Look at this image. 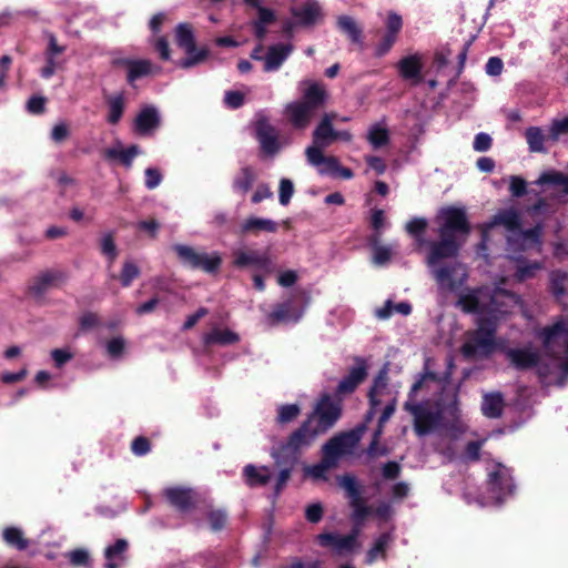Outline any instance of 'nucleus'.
<instances>
[{
  "label": "nucleus",
  "mask_w": 568,
  "mask_h": 568,
  "mask_svg": "<svg viewBox=\"0 0 568 568\" xmlns=\"http://www.w3.org/2000/svg\"><path fill=\"white\" fill-rule=\"evenodd\" d=\"M457 305L466 313L477 315V329L462 346L467 358L488 356L495 348V332L498 322L516 307H521L519 295L504 288L481 287L462 294Z\"/></svg>",
  "instance_id": "nucleus-1"
},
{
  "label": "nucleus",
  "mask_w": 568,
  "mask_h": 568,
  "mask_svg": "<svg viewBox=\"0 0 568 568\" xmlns=\"http://www.w3.org/2000/svg\"><path fill=\"white\" fill-rule=\"evenodd\" d=\"M437 222L440 241L430 244L427 265L442 293L457 292L468 277L465 265L454 262L439 266V263L442 260L455 257L460 245L458 240L465 239L469 233L465 210L454 206L443 207L438 212Z\"/></svg>",
  "instance_id": "nucleus-2"
},
{
  "label": "nucleus",
  "mask_w": 568,
  "mask_h": 568,
  "mask_svg": "<svg viewBox=\"0 0 568 568\" xmlns=\"http://www.w3.org/2000/svg\"><path fill=\"white\" fill-rule=\"evenodd\" d=\"M428 379H435V375L433 373L420 375L413 384L404 404L405 410L414 417V428L419 436L430 433L443 422L457 419L459 414L458 389L443 392L435 405L429 399L417 402L418 393L426 388Z\"/></svg>",
  "instance_id": "nucleus-3"
},
{
  "label": "nucleus",
  "mask_w": 568,
  "mask_h": 568,
  "mask_svg": "<svg viewBox=\"0 0 568 568\" xmlns=\"http://www.w3.org/2000/svg\"><path fill=\"white\" fill-rule=\"evenodd\" d=\"M496 226H504L508 232L507 245L509 251H527L536 248L541 251L542 226L536 225L529 230L520 229L519 214L515 210H504L498 212L490 222L483 227L481 246L485 248L489 241V233Z\"/></svg>",
  "instance_id": "nucleus-4"
},
{
  "label": "nucleus",
  "mask_w": 568,
  "mask_h": 568,
  "mask_svg": "<svg viewBox=\"0 0 568 568\" xmlns=\"http://www.w3.org/2000/svg\"><path fill=\"white\" fill-rule=\"evenodd\" d=\"M301 99L284 105L283 114L288 123L296 130H305L312 123L316 110L328 100L325 85L318 81L304 79L297 84Z\"/></svg>",
  "instance_id": "nucleus-5"
},
{
  "label": "nucleus",
  "mask_w": 568,
  "mask_h": 568,
  "mask_svg": "<svg viewBox=\"0 0 568 568\" xmlns=\"http://www.w3.org/2000/svg\"><path fill=\"white\" fill-rule=\"evenodd\" d=\"M387 396L386 405L382 412V415L378 419V427L374 433V438L371 443V445L367 448V454L371 456L376 455H385L386 450L377 452V444L379 440V437L383 433V427L386 422L393 416L395 409L397 399L395 396L392 395L389 388H388V368L383 367L377 376L374 378L373 385L369 389L368 397H369V404L371 408L367 413L366 419L371 420L374 415L376 414V410L381 406V404L384 402V397Z\"/></svg>",
  "instance_id": "nucleus-6"
},
{
  "label": "nucleus",
  "mask_w": 568,
  "mask_h": 568,
  "mask_svg": "<svg viewBox=\"0 0 568 568\" xmlns=\"http://www.w3.org/2000/svg\"><path fill=\"white\" fill-rule=\"evenodd\" d=\"M320 434L321 433L313 425V419H306L302 426L290 436L286 444L273 450L272 456L276 464L282 465L283 462L281 458L284 457L286 459L284 464L287 465V467L281 469L277 476L275 486L276 495L280 494L281 489L288 480L292 468L296 462L297 453L308 447Z\"/></svg>",
  "instance_id": "nucleus-7"
},
{
  "label": "nucleus",
  "mask_w": 568,
  "mask_h": 568,
  "mask_svg": "<svg viewBox=\"0 0 568 568\" xmlns=\"http://www.w3.org/2000/svg\"><path fill=\"white\" fill-rule=\"evenodd\" d=\"M359 442V436L355 433L341 434L331 438L323 446V458L320 463L305 466L304 476L315 481L326 480L329 469L336 466L339 458L352 455Z\"/></svg>",
  "instance_id": "nucleus-8"
},
{
  "label": "nucleus",
  "mask_w": 568,
  "mask_h": 568,
  "mask_svg": "<svg viewBox=\"0 0 568 568\" xmlns=\"http://www.w3.org/2000/svg\"><path fill=\"white\" fill-rule=\"evenodd\" d=\"M175 38L178 45L186 53V58L176 63L178 67L189 69L203 62L207 58L209 51L206 49H195L194 34L189 24L180 23L176 27Z\"/></svg>",
  "instance_id": "nucleus-9"
},
{
  "label": "nucleus",
  "mask_w": 568,
  "mask_h": 568,
  "mask_svg": "<svg viewBox=\"0 0 568 568\" xmlns=\"http://www.w3.org/2000/svg\"><path fill=\"white\" fill-rule=\"evenodd\" d=\"M342 406L339 400L323 395L307 419H313L314 427L322 434L328 430L339 418Z\"/></svg>",
  "instance_id": "nucleus-10"
},
{
  "label": "nucleus",
  "mask_w": 568,
  "mask_h": 568,
  "mask_svg": "<svg viewBox=\"0 0 568 568\" xmlns=\"http://www.w3.org/2000/svg\"><path fill=\"white\" fill-rule=\"evenodd\" d=\"M233 265L237 268H253L263 274L273 272V263L266 250L236 248L233 251Z\"/></svg>",
  "instance_id": "nucleus-11"
},
{
  "label": "nucleus",
  "mask_w": 568,
  "mask_h": 568,
  "mask_svg": "<svg viewBox=\"0 0 568 568\" xmlns=\"http://www.w3.org/2000/svg\"><path fill=\"white\" fill-rule=\"evenodd\" d=\"M515 485L509 468L501 464H496L488 471V489L491 504L499 505L504 499L511 495Z\"/></svg>",
  "instance_id": "nucleus-12"
},
{
  "label": "nucleus",
  "mask_w": 568,
  "mask_h": 568,
  "mask_svg": "<svg viewBox=\"0 0 568 568\" xmlns=\"http://www.w3.org/2000/svg\"><path fill=\"white\" fill-rule=\"evenodd\" d=\"M547 351H552L556 346L565 348V356L561 361V371L568 374V327L564 321H558L554 325L545 327L537 332Z\"/></svg>",
  "instance_id": "nucleus-13"
},
{
  "label": "nucleus",
  "mask_w": 568,
  "mask_h": 568,
  "mask_svg": "<svg viewBox=\"0 0 568 568\" xmlns=\"http://www.w3.org/2000/svg\"><path fill=\"white\" fill-rule=\"evenodd\" d=\"M255 134L262 152L274 156L284 145L278 139L277 130L270 123L268 118L258 112L255 120Z\"/></svg>",
  "instance_id": "nucleus-14"
},
{
  "label": "nucleus",
  "mask_w": 568,
  "mask_h": 568,
  "mask_svg": "<svg viewBox=\"0 0 568 568\" xmlns=\"http://www.w3.org/2000/svg\"><path fill=\"white\" fill-rule=\"evenodd\" d=\"M359 528L355 527L349 535L341 536L334 532H325L317 536L321 546L331 547L338 556L353 554L359 549Z\"/></svg>",
  "instance_id": "nucleus-15"
},
{
  "label": "nucleus",
  "mask_w": 568,
  "mask_h": 568,
  "mask_svg": "<svg viewBox=\"0 0 568 568\" xmlns=\"http://www.w3.org/2000/svg\"><path fill=\"white\" fill-rule=\"evenodd\" d=\"M307 162L314 166L321 175H336L338 160L334 156H325L316 146H307L305 150Z\"/></svg>",
  "instance_id": "nucleus-16"
},
{
  "label": "nucleus",
  "mask_w": 568,
  "mask_h": 568,
  "mask_svg": "<svg viewBox=\"0 0 568 568\" xmlns=\"http://www.w3.org/2000/svg\"><path fill=\"white\" fill-rule=\"evenodd\" d=\"M367 376V365L364 358L356 357L355 365L349 373L339 382L336 392L339 395L353 393Z\"/></svg>",
  "instance_id": "nucleus-17"
},
{
  "label": "nucleus",
  "mask_w": 568,
  "mask_h": 568,
  "mask_svg": "<svg viewBox=\"0 0 568 568\" xmlns=\"http://www.w3.org/2000/svg\"><path fill=\"white\" fill-rule=\"evenodd\" d=\"M291 13L298 26H312L322 17V9L317 1L306 0L301 6L293 7Z\"/></svg>",
  "instance_id": "nucleus-18"
},
{
  "label": "nucleus",
  "mask_w": 568,
  "mask_h": 568,
  "mask_svg": "<svg viewBox=\"0 0 568 568\" xmlns=\"http://www.w3.org/2000/svg\"><path fill=\"white\" fill-rule=\"evenodd\" d=\"M506 356L518 369L535 367L539 362V353L532 347L508 348Z\"/></svg>",
  "instance_id": "nucleus-19"
},
{
  "label": "nucleus",
  "mask_w": 568,
  "mask_h": 568,
  "mask_svg": "<svg viewBox=\"0 0 568 568\" xmlns=\"http://www.w3.org/2000/svg\"><path fill=\"white\" fill-rule=\"evenodd\" d=\"M334 113H326L313 132V145L320 150L328 146L335 141V130L333 128Z\"/></svg>",
  "instance_id": "nucleus-20"
},
{
  "label": "nucleus",
  "mask_w": 568,
  "mask_h": 568,
  "mask_svg": "<svg viewBox=\"0 0 568 568\" xmlns=\"http://www.w3.org/2000/svg\"><path fill=\"white\" fill-rule=\"evenodd\" d=\"M160 124V114L154 106H146L135 118L134 128L139 134L149 135Z\"/></svg>",
  "instance_id": "nucleus-21"
},
{
  "label": "nucleus",
  "mask_w": 568,
  "mask_h": 568,
  "mask_svg": "<svg viewBox=\"0 0 568 568\" xmlns=\"http://www.w3.org/2000/svg\"><path fill=\"white\" fill-rule=\"evenodd\" d=\"M292 51L293 45L290 43H278L270 47L264 58V70L267 72L277 70Z\"/></svg>",
  "instance_id": "nucleus-22"
},
{
  "label": "nucleus",
  "mask_w": 568,
  "mask_h": 568,
  "mask_svg": "<svg viewBox=\"0 0 568 568\" xmlns=\"http://www.w3.org/2000/svg\"><path fill=\"white\" fill-rule=\"evenodd\" d=\"M393 540L394 538L390 532L381 534L377 538H375L372 547L366 552L365 564L372 565L378 559L385 560L386 552L393 544Z\"/></svg>",
  "instance_id": "nucleus-23"
},
{
  "label": "nucleus",
  "mask_w": 568,
  "mask_h": 568,
  "mask_svg": "<svg viewBox=\"0 0 568 568\" xmlns=\"http://www.w3.org/2000/svg\"><path fill=\"white\" fill-rule=\"evenodd\" d=\"M128 542L118 539L113 545L105 548V568H120L125 561Z\"/></svg>",
  "instance_id": "nucleus-24"
},
{
  "label": "nucleus",
  "mask_w": 568,
  "mask_h": 568,
  "mask_svg": "<svg viewBox=\"0 0 568 568\" xmlns=\"http://www.w3.org/2000/svg\"><path fill=\"white\" fill-rule=\"evenodd\" d=\"M422 57L418 53L403 58L398 62V71L406 80L419 81L422 71Z\"/></svg>",
  "instance_id": "nucleus-25"
},
{
  "label": "nucleus",
  "mask_w": 568,
  "mask_h": 568,
  "mask_svg": "<svg viewBox=\"0 0 568 568\" xmlns=\"http://www.w3.org/2000/svg\"><path fill=\"white\" fill-rule=\"evenodd\" d=\"M535 183L540 186L550 185L557 187L561 193L568 195V175L560 171H545L539 175Z\"/></svg>",
  "instance_id": "nucleus-26"
},
{
  "label": "nucleus",
  "mask_w": 568,
  "mask_h": 568,
  "mask_svg": "<svg viewBox=\"0 0 568 568\" xmlns=\"http://www.w3.org/2000/svg\"><path fill=\"white\" fill-rule=\"evenodd\" d=\"M504 409V396L499 392L486 393L483 397L481 412L488 418H498Z\"/></svg>",
  "instance_id": "nucleus-27"
},
{
  "label": "nucleus",
  "mask_w": 568,
  "mask_h": 568,
  "mask_svg": "<svg viewBox=\"0 0 568 568\" xmlns=\"http://www.w3.org/2000/svg\"><path fill=\"white\" fill-rule=\"evenodd\" d=\"M165 496L171 505L182 511L190 509L194 501L192 490L185 488H168Z\"/></svg>",
  "instance_id": "nucleus-28"
},
{
  "label": "nucleus",
  "mask_w": 568,
  "mask_h": 568,
  "mask_svg": "<svg viewBox=\"0 0 568 568\" xmlns=\"http://www.w3.org/2000/svg\"><path fill=\"white\" fill-rule=\"evenodd\" d=\"M517 266L515 277L518 282H524L529 278H534L538 272L545 268V265L540 261H528L526 258H517Z\"/></svg>",
  "instance_id": "nucleus-29"
},
{
  "label": "nucleus",
  "mask_w": 568,
  "mask_h": 568,
  "mask_svg": "<svg viewBox=\"0 0 568 568\" xmlns=\"http://www.w3.org/2000/svg\"><path fill=\"white\" fill-rule=\"evenodd\" d=\"M302 317V312H295L292 302L287 301L280 304L267 317L271 324L280 322H297Z\"/></svg>",
  "instance_id": "nucleus-30"
},
{
  "label": "nucleus",
  "mask_w": 568,
  "mask_h": 568,
  "mask_svg": "<svg viewBox=\"0 0 568 568\" xmlns=\"http://www.w3.org/2000/svg\"><path fill=\"white\" fill-rule=\"evenodd\" d=\"M244 477L250 486L265 485L272 477V470L268 467H255L254 465H246L244 467Z\"/></svg>",
  "instance_id": "nucleus-31"
},
{
  "label": "nucleus",
  "mask_w": 568,
  "mask_h": 568,
  "mask_svg": "<svg viewBox=\"0 0 568 568\" xmlns=\"http://www.w3.org/2000/svg\"><path fill=\"white\" fill-rule=\"evenodd\" d=\"M550 291L556 300L564 304L568 291V274L561 271H552L549 275Z\"/></svg>",
  "instance_id": "nucleus-32"
},
{
  "label": "nucleus",
  "mask_w": 568,
  "mask_h": 568,
  "mask_svg": "<svg viewBox=\"0 0 568 568\" xmlns=\"http://www.w3.org/2000/svg\"><path fill=\"white\" fill-rule=\"evenodd\" d=\"M205 345L219 344V345H229L239 341V336L236 333L227 329V328H213L210 333H207L203 337Z\"/></svg>",
  "instance_id": "nucleus-33"
},
{
  "label": "nucleus",
  "mask_w": 568,
  "mask_h": 568,
  "mask_svg": "<svg viewBox=\"0 0 568 568\" xmlns=\"http://www.w3.org/2000/svg\"><path fill=\"white\" fill-rule=\"evenodd\" d=\"M337 26L342 32H344L352 42L362 44V28L356 21L349 16H341L337 19Z\"/></svg>",
  "instance_id": "nucleus-34"
},
{
  "label": "nucleus",
  "mask_w": 568,
  "mask_h": 568,
  "mask_svg": "<svg viewBox=\"0 0 568 568\" xmlns=\"http://www.w3.org/2000/svg\"><path fill=\"white\" fill-rule=\"evenodd\" d=\"M2 538L8 546L18 550H26L30 545V541L24 538L23 531L14 526L4 528Z\"/></svg>",
  "instance_id": "nucleus-35"
},
{
  "label": "nucleus",
  "mask_w": 568,
  "mask_h": 568,
  "mask_svg": "<svg viewBox=\"0 0 568 568\" xmlns=\"http://www.w3.org/2000/svg\"><path fill=\"white\" fill-rule=\"evenodd\" d=\"M388 140L389 133L384 123H375L368 129L367 141L374 149L386 145Z\"/></svg>",
  "instance_id": "nucleus-36"
},
{
  "label": "nucleus",
  "mask_w": 568,
  "mask_h": 568,
  "mask_svg": "<svg viewBox=\"0 0 568 568\" xmlns=\"http://www.w3.org/2000/svg\"><path fill=\"white\" fill-rule=\"evenodd\" d=\"M126 65L129 69L128 80L130 83L153 72V65L149 60H128Z\"/></svg>",
  "instance_id": "nucleus-37"
},
{
  "label": "nucleus",
  "mask_w": 568,
  "mask_h": 568,
  "mask_svg": "<svg viewBox=\"0 0 568 568\" xmlns=\"http://www.w3.org/2000/svg\"><path fill=\"white\" fill-rule=\"evenodd\" d=\"M277 229L276 223L270 219H263L257 216H251L246 219L242 224V232L247 233L252 231H266L275 232Z\"/></svg>",
  "instance_id": "nucleus-38"
},
{
  "label": "nucleus",
  "mask_w": 568,
  "mask_h": 568,
  "mask_svg": "<svg viewBox=\"0 0 568 568\" xmlns=\"http://www.w3.org/2000/svg\"><path fill=\"white\" fill-rule=\"evenodd\" d=\"M174 250L183 264L192 268L199 267L203 252H197L191 246L181 244L175 245Z\"/></svg>",
  "instance_id": "nucleus-39"
},
{
  "label": "nucleus",
  "mask_w": 568,
  "mask_h": 568,
  "mask_svg": "<svg viewBox=\"0 0 568 568\" xmlns=\"http://www.w3.org/2000/svg\"><path fill=\"white\" fill-rule=\"evenodd\" d=\"M257 10V20L254 22L255 36L258 39H263L266 33V26L274 21L275 16L271 9L258 7Z\"/></svg>",
  "instance_id": "nucleus-40"
},
{
  "label": "nucleus",
  "mask_w": 568,
  "mask_h": 568,
  "mask_svg": "<svg viewBox=\"0 0 568 568\" xmlns=\"http://www.w3.org/2000/svg\"><path fill=\"white\" fill-rule=\"evenodd\" d=\"M125 101L123 94H116L109 99V115L108 122L116 124L123 114Z\"/></svg>",
  "instance_id": "nucleus-41"
},
{
  "label": "nucleus",
  "mask_w": 568,
  "mask_h": 568,
  "mask_svg": "<svg viewBox=\"0 0 568 568\" xmlns=\"http://www.w3.org/2000/svg\"><path fill=\"white\" fill-rule=\"evenodd\" d=\"M526 140L529 145V150L532 152H544L545 151V135L540 128L530 126L526 130Z\"/></svg>",
  "instance_id": "nucleus-42"
},
{
  "label": "nucleus",
  "mask_w": 568,
  "mask_h": 568,
  "mask_svg": "<svg viewBox=\"0 0 568 568\" xmlns=\"http://www.w3.org/2000/svg\"><path fill=\"white\" fill-rule=\"evenodd\" d=\"M377 241L378 239L373 241V263L383 266L390 261L394 247L392 245H378Z\"/></svg>",
  "instance_id": "nucleus-43"
},
{
  "label": "nucleus",
  "mask_w": 568,
  "mask_h": 568,
  "mask_svg": "<svg viewBox=\"0 0 568 568\" xmlns=\"http://www.w3.org/2000/svg\"><path fill=\"white\" fill-rule=\"evenodd\" d=\"M222 264L221 254L216 251L206 253L203 252L200 265L197 268L206 272V273H215L220 268Z\"/></svg>",
  "instance_id": "nucleus-44"
},
{
  "label": "nucleus",
  "mask_w": 568,
  "mask_h": 568,
  "mask_svg": "<svg viewBox=\"0 0 568 568\" xmlns=\"http://www.w3.org/2000/svg\"><path fill=\"white\" fill-rule=\"evenodd\" d=\"M427 220L423 217H414L407 222L405 230L406 232L416 239L418 244L424 243L423 233L426 230Z\"/></svg>",
  "instance_id": "nucleus-45"
},
{
  "label": "nucleus",
  "mask_w": 568,
  "mask_h": 568,
  "mask_svg": "<svg viewBox=\"0 0 568 568\" xmlns=\"http://www.w3.org/2000/svg\"><path fill=\"white\" fill-rule=\"evenodd\" d=\"M254 179L255 175L253 170L250 168H243L240 175L234 181V190L241 193H246L251 189Z\"/></svg>",
  "instance_id": "nucleus-46"
},
{
  "label": "nucleus",
  "mask_w": 568,
  "mask_h": 568,
  "mask_svg": "<svg viewBox=\"0 0 568 568\" xmlns=\"http://www.w3.org/2000/svg\"><path fill=\"white\" fill-rule=\"evenodd\" d=\"M338 485L346 491L349 501L359 498V489L356 478L352 475H344L338 478Z\"/></svg>",
  "instance_id": "nucleus-47"
},
{
  "label": "nucleus",
  "mask_w": 568,
  "mask_h": 568,
  "mask_svg": "<svg viewBox=\"0 0 568 568\" xmlns=\"http://www.w3.org/2000/svg\"><path fill=\"white\" fill-rule=\"evenodd\" d=\"M105 349L109 357H111L112 359H119L122 357L124 353L125 341L120 336L114 337L105 344Z\"/></svg>",
  "instance_id": "nucleus-48"
},
{
  "label": "nucleus",
  "mask_w": 568,
  "mask_h": 568,
  "mask_svg": "<svg viewBox=\"0 0 568 568\" xmlns=\"http://www.w3.org/2000/svg\"><path fill=\"white\" fill-rule=\"evenodd\" d=\"M140 275V268L133 262H125L121 272V284L124 287L131 285L133 280Z\"/></svg>",
  "instance_id": "nucleus-49"
},
{
  "label": "nucleus",
  "mask_w": 568,
  "mask_h": 568,
  "mask_svg": "<svg viewBox=\"0 0 568 568\" xmlns=\"http://www.w3.org/2000/svg\"><path fill=\"white\" fill-rule=\"evenodd\" d=\"M301 413L297 404H287L278 407L277 420L280 423H288L295 419Z\"/></svg>",
  "instance_id": "nucleus-50"
},
{
  "label": "nucleus",
  "mask_w": 568,
  "mask_h": 568,
  "mask_svg": "<svg viewBox=\"0 0 568 568\" xmlns=\"http://www.w3.org/2000/svg\"><path fill=\"white\" fill-rule=\"evenodd\" d=\"M351 507L353 508L352 518L357 524L361 525L362 521L371 515V508L366 506L361 498H357L356 501H349Z\"/></svg>",
  "instance_id": "nucleus-51"
},
{
  "label": "nucleus",
  "mask_w": 568,
  "mask_h": 568,
  "mask_svg": "<svg viewBox=\"0 0 568 568\" xmlns=\"http://www.w3.org/2000/svg\"><path fill=\"white\" fill-rule=\"evenodd\" d=\"M568 133V116L555 119L549 126V139L557 141L562 134Z\"/></svg>",
  "instance_id": "nucleus-52"
},
{
  "label": "nucleus",
  "mask_w": 568,
  "mask_h": 568,
  "mask_svg": "<svg viewBox=\"0 0 568 568\" xmlns=\"http://www.w3.org/2000/svg\"><path fill=\"white\" fill-rule=\"evenodd\" d=\"M294 185L288 179L280 181L278 200L282 205H287L293 196Z\"/></svg>",
  "instance_id": "nucleus-53"
},
{
  "label": "nucleus",
  "mask_w": 568,
  "mask_h": 568,
  "mask_svg": "<svg viewBox=\"0 0 568 568\" xmlns=\"http://www.w3.org/2000/svg\"><path fill=\"white\" fill-rule=\"evenodd\" d=\"M402 28H403L402 17L394 11L389 12L387 16V20H386V30H387L386 33L397 37V34L399 33Z\"/></svg>",
  "instance_id": "nucleus-54"
},
{
  "label": "nucleus",
  "mask_w": 568,
  "mask_h": 568,
  "mask_svg": "<svg viewBox=\"0 0 568 568\" xmlns=\"http://www.w3.org/2000/svg\"><path fill=\"white\" fill-rule=\"evenodd\" d=\"M101 251L113 263L116 257V246L111 234H104L101 239Z\"/></svg>",
  "instance_id": "nucleus-55"
},
{
  "label": "nucleus",
  "mask_w": 568,
  "mask_h": 568,
  "mask_svg": "<svg viewBox=\"0 0 568 568\" xmlns=\"http://www.w3.org/2000/svg\"><path fill=\"white\" fill-rule=\"evenodd\" d=\"M67 557L73 566H87L90 562L89 551L82 548L69 551Z\"/></svg>",
  "instance_id": "nucleus-56"
},
{
  "label": "nucleus",
  "mask_w": 568,
  "mask_h": 568,
  "mask_svg": "<svg viewBox=\"0 0 568 568\" xmlns=\"http://www.w3.org/2000/svg\"><path fill=\"white\" fill-rule=\"evenodd\" d=\"M47 99L42 95H32L27 102V111L31 114H41L45 110Z\"/></svg>",
  "instance_id": "nucleus-57"
},
{
  "label": "nucleus",
  "mask_w": 568,
  "mask_h": 568,
  "mask_svg": "<svg viewBox=\"0 0 568 568\" xmlns=\"http://www.w3.org/2000/svg\"><path fill=\"white\" fill-rule=\"evenodd\" d=\"M491 142L489 134L480 132L475 135L473 148L477 152H486L490 149Z\"/></svg>",
  "instance_id": "nucleus-58"
},
{
  "label": "nucleus",
  "mask_w": 568,
  "mask_h": 568,
  "mask_svg": "<svg viewBox=\"0 0 568 568\" xmlns=\"http://www.w3.org/2000/svg\"><path fill=\"white\" fill-rule=\"evenodd\" d=\"M51 357L57 367H62L67 362L73 358L69 348H55L51 352Z\"/></svg>",
  "instance_id": "nucleus-59"
},
{
  "label": "nucleus",
  "mask_w": 568,
  "mask_h": 568,
  "mask_svg": "<svg viewBox=\"0 0 568 568\" xmlns=\"http://www.w3.org/2000/svg\"><path fill=\"white\" fill-rule=\"evenodd\" d=\"M396 40H397V37L386 33L375 48L376 57L385 55L392 49V47L394 45Z\"/></svg>",
  "instance_id": "nucleus-60"
},
{
  "label": "nucleus",
  "mask_w": 568,
  "mask_h": 568,
  "mask_svg": "<svg viewBox=\"0 0 568 568\" xmlns=\"http://www.w3.org/2000/svg\"><path fill=\"white\" fill-rule=\"evenodd\" d=\"M162 175L158 169L148 168L145 170V186L149 190H153L160 185Z\"/></svg>",
  "instance_id": "nucleus-61"
},
{
  "label": "nucleus",
  "mask_w": 568,
  "mask_h": 568,
  "mask_svg": "<svg viewBox=\"0 0 568 568\" xmlns=\"http://www.w3.org/2000/svg\"><path fill=\"white\" fill-rule=\"evenodd\" d=\"M371 224L374 231L377 233V237L379 236L382 230L386 225L385 214L383 210H373L371 215Z\"/></svg>",
  "instance_id": "nucleus-62"
},
{
  "label": "nucleus",
  "mask_w": 568,
  "mask_h": 568,
  "mask_svg": "<svg viewBox=\"0 0 568 568\" xmlns=\"http://www.w3.org/2000/svg\"><path fill=\"white\" fill-rule=\"evenodd\" d=\"M504 69L503 60L498 57H490L485 65V71L488 75L497 77L501 74Z\"/></svg>",
  "instance_id": "nucleus-63"
},
{
  "label": "nucleus",
  "mask_w": 568,
  "mask_h": 568,
  "mask_svg": "<svg viewBox=\"0 0 568 568\" xmlns=\"http://www.w3.org/2000/svg\"><path fill=\"white\" fill-rule=\"evenodd\" d=\"M526 189H527V183L523 178H519V176L510 178L509 191L513 196H516V197L523 196L526 193Z\"/></svg>",
  "instance_id": "nucleus-64"
}]
</instances>
